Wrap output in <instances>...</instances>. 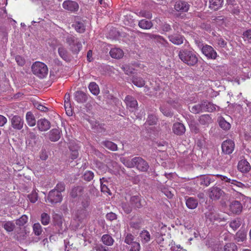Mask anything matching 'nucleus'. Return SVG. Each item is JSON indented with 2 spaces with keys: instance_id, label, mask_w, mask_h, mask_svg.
<instances>
[{
  "instance_id": "43",
  "label": "nucleus",
  "mask_w": 251,
  "mask_h": 251,
  "mask_svg": "<svg viewBox=\"0 0 251 251\" xmlns=\"http://www.w3.org/2000/svg\"><path fill=\"white\" fill-rule=\"evenodd\" d=\"M132 83L138 87H142L145 84V81L141 77H133L132 80Z\"/></svg>"
},
{
  "instance_id": "58",
  "label": "nucleus",
  "mask_w": 251,
  "mask_h": 251,
  "mask_svg": "<svg viewBox=\"0 0 251 251\" xmlns=\"http://www.w3.org/2000/svg\"><path fill=\"white\" fill-rule=\"evenodd\" d=\"M130 245H131V248L129 249V251H140V245L138 242H135V243H133Z\"/></svg>"
},
{
  "instance_id": "35",
  "label": "nucleus",
  "mask_w": 251,
  "mask_h": 251,
  "mask_svg": "<svg viewBox=\"0 0 251 251\" xmlns=\"http://www.w3.org/2000/svg\"><path fill=\"white\" fill-rule=\"evenodd\" d=\"M140 237L143 243H146L150 241L151 239V235L149 232L146 230L142 231L140 233Z\"/></svg>"
},
{
  "instance_id": "15",
  "label": "nucleus",
  "mask_w": 251,
  "mask_h": 251,
  "mask_svg": "<svg viewBox=\"0 0 251 251\" xmlns=\"http://www.w3.org/2000/svg\"><path fill=\"white\" fill-rule=\"evenodd\" d=\"M189 8L190 5L187 2L183 0L177 1L175 5V9L178 12H187Z\"/></svg>"
},
{
  "instance_id": "33",
  "label": "nucleus",
  "mask_w": 251,
  "mask_h": 251,
  "mask_svg": "<svg viewBox=\"0 0 251 251\" xmlns=\"http://www.w3.org/2000/svg\"><path fill=\"white\" fill-rule=\"evenodd\" d=\"M88 88L90 91L94 95H98L100 93V89L98 85L95 82H90Z\"/></svg>"
},
{
  "instance_id": "46",
  "label": "nucleus",
  "mask_w": 251,
  "mask_h": 251,
  "mask_svg": "<svg viewBox=\"0 0 251 251\" xmlns=\"http://www.w3.org/2000/svg\"><path fill=\"white\" fill-rule=\"evenodd\" d=\"M28 221V217L25 215H22L19 219L16 221V224L20 226H24Z\"/></svg>"
},
{
  "instance_id": "24",
  "label": "nucleus",
  "mask_w": 251,
  "mask_h": 251,
  "mask_svg": "<svg viewBox=\"0 0 251 251\" xmlns=\"http://www.w3.org/2000/svg\"><path fill=\"white\" fill-rule=\"evenodd\" d=\"M110 56L115 59L121 58L124 55V52L120 48L112 49L109 52Z\"/></svg>"
},
{
  "instance_id": "12",
  "label": "nucleus",
  "mask_w": 251,
  "mask_h": 251,
  "mask_svg": "<svg viewBox=\"0 0 251 251\" xmlns=\"http://www.w3.org/2000/svg\"><path fill=\"white\" fill-rule=\"evenodd\" d=\"M11 124L14 129L21 130L23 127L24 121L21 116L14 115L11 119Z\"/></svg>"
},
{
  "instance_id": "62",
  "label": "nucleus",
  "mask_w": 251,
  "mask_h": 251,
  "mask_svg": "<svg viewBox=\"0 0 251 251\" xmlns=\"http://www.w3.org/2000/svg\"><path fill=\"white\" fill-rule=\"evenodd\" d=\"M106 218L108 220L113 221L116 219L117 215L114 213L110 212L106 214Z\"/></svg>"
},
{
  "instance_id": "41",
  "label": "nucleus",
  "mask_w": 251,
  "mask_h": 251,
  "mask_svg": "<svg viewBox=\"0 0 251 251\" xmlns=\"http://www.w3.org/2000/svg\"><path fill=\"white\" fill-rule=\"evenodd\" d=\"M83 191V189L80 186L75 187L72 188L70 192V196L74 198H76L78 195L80 194Z\"/></svg>"
},
{
  "instance_id": "7",
  "label": "nucleus",
  "mask_w": 251,
  "mask_h": 251,
  "mask_svg": "<svg viewBox=\"0 0 251 251\" xmlns=\"http://www.w3.org/2000/svg\"><path fill=\"white\" fill-rule=\"evenodd\" d=\"M62 200V196L61 193L57 192V191L51 190L49 193L46 201H48L51 204H54L61 202Z\"/></svg>"
},
{
  "instance_id": "57",
  "label": "nucleus",
  "mask_w": 251,
  "mask_h": 251,
  "mask_svg": "<svg viewBox=\"0 0 251 251\" xmlns=\"http://www.w3.org/2000/svg\"><path fill=\"white\" fill-rule=\"evenodd\" d=\"M134 240V236L131 234H127L125 237V242L128 244L130 245L133 243H135V241H133Z\"/></svg>"
},
{
  "instance_id": "64",
  "label": "nucleus",
  "mask_w": 251,
  "mask_h": 251,
  "mask_svg": "<svg viewBox=\"0 0 251 251\" xmlns=\"http://www.w3.org/2000/svg\"><path fill=\"white\" fill-rule=\"evenodd\" d=\"M122 68L125 73L128 75L131 74L133 72L132 69H130L129 66L127 65L123 66Z\"/></svg>"
},
{
  "instance_id": "9",
  "label": "nucleus",
  "mask_w": 251,
  "mask_h": 251,
  "mask_svg": "<svg viewBox=\"0 0 251 251\" xmlns=\"http://www.w3.org/2000/svg\"><path fill=\"white\" fill-rule=\"evenodd\" d=\"M234 142L230 139L224 141L222 144V151L226 154L232 153L234 150Z\"/></svg>"
},
{
  "instance_id": "36",
  "label": "nucleus",
  "mask_w": 251,
  "mask_h": 251,
  "mask_svg": "<svg viewBox=\"0 0 251 251\" xmlns=\"http://www.w3.org/2000/svg\"><path fill=\"white\" fill-rule=\"evenodd\" d=\"M40 221L43 225H48L50 221V215L46 212L42 213L41 215Z\"/></svg>"
},
{
  "instance_id": "45",
  "label": "nucleus",
  "mask_w": 251,
  "mask_h": 251,
  "mask_svg": "<svg viewBox=\"0 0 251 251\" xmlns=\"http://www.w3.org/2000/svg\"><path fill=\"white\" fill-rule=\"evenodd\" d=\"M121 206L123 210L127 214L130 213L132 211V206L129 204L127 201H123L121 203Z\"/></svg>"
},
{
  "instance_id": "51",
  "label": "nucleus",
  "mask_w": 251,
  "mask_h": 251,
  "mask_svg": "<svg viewBox=\"0 0 251 251\" xmlns=\"http://www.w3.org/2000/svg\"><path fill=\"white\" fill-rule=\"evenodd\" d=\"M157 119L152 115H149L146 123L149 125H154L156 124Z\"/></svg>"
},
{
  "instance_id": "23",
  "label": "nucleus",
  "mask_w": 251,
  "mask_h": 251,
  "mask_svg": "<svg viewBox=\"0 0 251 251\" xmlns=\"http://www.w3.org/2000/svg\"><path fill=\"white\" fill-rule=\"evenodd\" d=\"M130 202L131 205L135 208H140L142 206L141 196H133L131 197Z\"/></svg>"
},
{
  "instance_id": "60",
  "label": "nucleus",
  "mask_w": 251,
  "mask_h": 251,
  "mask_svg": "<svg viewBox=\"0 0 251 251\" xmlns=\"http://www.w3.org/2000/svg\"><path fill=\"white\" fill-rule=\"evenodd\" d=\"M94 250H96V251H108V248L106 247L105 246H104L101 244H100V245H97L94 247Z\"/></svg>"
},
{
  "instance_id": "61",
  "label": "nucleus",
  "mask_w": 251,
  "mask_h": 251,
  "mask_svg": "<svg viewBox=\"0 0 251 251\" xmlns=\"http://www.w3.org/2000/svg\"><path fill=\"white\" fill-rule=\"evenodd\" d=\"M35 107H36L37 109L42 112H47L49 110L47 107L38 103L35 104Z\"/></svg>"
},
{
  "instance_id": "18",
  "label": "nucleus",
  "mask_w": 251,
  "mask_h": 251,
  "mask_svg": "<svg viewBox=\"0 0 251 251\" xmlns=\"http://www.w3.org/2000/svg\"><path fill=\"white\" fill-rule=\"evenodd\" d=\"M202 112H212L216 110V105L207 100L201 102Z\"/></svg>"
},
{
  "instance_id": "42",
  "label": "nucleus",
  "mask_w": 251,
  "mask_h": 251,
  "mask_svg": "<svg viewBox=\"0 0 251 251\" xmlns=\"http://www.w3.org/2000/svg\"><path fill=\"white\" fill-rule=\"evenodd\" d=\"M53 221L55 225L61 226L63 223V217L60 214H55L53 216Z\"/></svg>"
},
{
  "instance_id": "6",
  "label": "nucleus",
  "mask_w": 251,
  "mask_h": 251,
  "mask_svg": "<svg viewBox=\"0 0 251 251\" xmlns=\"http://www.w3.org/2000/svg\"><path fill=\"white\" fill-rule=\"evenodd\" d=\"M66 43L69 45L70 50L73 53L77 54L82 47L81 42L75 36H68L66 39Z\"/></svg>"
},
{
  "instance_id": "8",
  "label": "nucleus",
  "mask_w": 251,
  "mask_h": 251,
  "mask_svg": "<svg viewBox=\"0 0 251 251\" xmlns=\"http://www.w3.org/2000/svg\"><path fill=\"white\" fill-rule=\"evenodd\" d=\"M216 175H201L199 177H197V183L199 184L200 185L207 187L210 183L215 181V179L213 178L214 176H216Z\"/></svg>"
},
{
  "instance_id": "47",
  "label": "nucleus",
  "mask_w": 251,
  "mask_h": 251,
  "mask_svg": "<svg viewBox=\"0 0 251 251\" xmlns=\"http://www.w3.org/2000/svg\"><path fill=\"white\" fill-rule=\"evenodd\" d=\"M224 251H237V246L234 243H227L224 247Z\"/></svg>"
},
{
  "instance_id": "55",
  "label": "nucleus",
  "mask_w": 251,
  "mask_h": 251,
  "mask_svg": "<svg viewBox=\"0 0 251 251\" xmlns=\"http://www.w3.org/2000/svg\"><path fill=\"white\" fill-rule=\"evenodd\" d=\"M219 126L224 130H227L230 128V125L224 120H221L219 122Z\"/></svg>"
},
{
  "instance_id": "25",
  "label": "nucleus",
  "mask_w": 251,
  "mask_h": 251,
  "mask_svg": "<svg viewBox=\"0 0 251 251\" xmlns=\"http://www.w3.org/2000/svg\"><path fill=\"white\" fill-rule=\"evenodd\" d=\"M75 99L79 103H84L87 100V95L82 91H77L75 94Z\"/></svg>"
},
{
  "instance_id": "34",
  "label": "nucleus",
  "mask_w": 251,
  "mask_h": 251,
  "mask_svg": "<svg viewBox=\"0 0 251 251\" xmlns=\"http://www.w3.org/2000/svg\"><path fill=\"white\" fill-rule=\"evenodd\" d=\"M199 122L202 125H208L212 122V118L208 114H204L199 118Z\"/></svg>"
},
{
  "instance_id": "40",
  "label": "nucleus",
  "mask_w": 251,
  "mask_h": 251,
  "mask_svg": "<svg viewBox=\"0 0 251 251\" xmlns=\"http://www.w3.org/2000/svg\"><path fill=\"white\" fill-rule=\"evenodd\" d=\"M246 239V234L243 231H238L235 235V239L237 242H243Z\"/></svg>"
},
{
  "instance_id": "63",
  "label": "nucleus",
  "mask_w": 251,
  "mask_h": 251,
  "mask_svg": "<svg viewBox=\"0 0 251 251\" xmlns=\"http://www.w3.org/2000/svg\"><path fill=\"white\" fill-rule=\"evenodd\" d=\"M243 38L247 39H251V29H249L244 32Z\"/></svg>"
},
{
  "instance_id": "11",
  "label": "nucleus",
  "mask_w": 251,
  "mask_h": 251,
  "mask_svg": "<svg viewBox=\"0 0 251 251\" xmlns=\"http://www.w3.org/2000/svg\"><path fill=\"white\" fill-rule=\"evenodd\" d=\"M201 51L208 58L215 59L217 56L216 51L210 46L205 45L201 48Z\"/></svg>"
},
{
  "instance_id": "3",
  "label": "nucleus",
  "mask_w": 251,
  "mask_h": 251,
  "mask_svg": "<svg viewBox=\"0 0 251 251\" xmlns=\"http://www.w3.org/2000/svg\"><path fill=\"white\" fill-rule=\"evenodd\" d=\"M31 70L33 74L40 78H43L48 74V68L44 63L40 61H36L32 66Z\"/></svg>"
},
{
  "instance_id": "27",
  "label": "nucleus",
  "mask_w": 251,
  "mask_h": 251,
  "mask_svg": "<svg viewBox=\"0 0 251 251\" xmlns=\"http://www.w3.org/2000/svg\"><path fill=\"white\" fill-rule=\"evenodd\" d=\"M58 52L59 56L66 62H69L71 60L70 56L65 48L63 47H59L58 49Z\"/></svg>"
},
{
  "instance_id": "48",
  "label": "nucleus",
  "mask_w": 251,
  "mask_h": 251,
  "mask_svg": "<svg viewBox=\"0 0 251 251\" xmlns=\"http://www.w3.org/2000/svg\"><path fill=\"white\" fill-rule=\"evenodd\" d=\"M64 107L67 115L69 116H72L73 114V111L71 102H69L68 101H67V102H64Z\"/></svg>"
},
{
  "instance_id": "22",
  "label": "nucleus",
  "mask_w": 251,
  "mask_h": 251,
  "mask_svg": "<svg viewBox=\"0 0 251 251\" xmlns=\"http://www.w3.org/2000/svg\"><path fill=\"white\" fill-rule=\"evenodd\" d=\"M170 41L173 44L179 45L183 43L184 37L179 34H173L168 37Z\"/></svg>"
},
{
  "instance_id": "53",
  "label": "nucleus",
  "mask_w": 251,
  "mask_h": 251,
  "mask_svg": "<svg viewBox=\"0 0 251 251\" xmlns=\"http://www.w3.org/2000/svg\"><path fill=\"white\" fill-rule=\"evenodd\" d=\"M70 150L71 151V155L70 157L72 159L74 160L77 158L78 156V149H73V148L71 147H70Z\"/></svg>"
},
{
  "instance_id": "2",
  "label": "nucleus",
  "mask_w": 251,
  "mask_h": 251,
  "mask_svg": "<svg viewBox=\"0 0 251 251\" xmlns=\"http://www.w3.org/2000/svg\"><path fill=\"white\" fill-rule=\"evenodd\" d=\"M124 163L128 168L136 167L138 170L142 172L147 171L149 167L147 162L140 157H134L130 161L127 160Z\"/></svg>"
},
{
  "instance_id": "28",
  "label": "nucleus",
  "mask_w": 251,
  "mask_h": 251,
  "mask_svg": "<svg viewBox=\"0 0 251 251\" xmlns=\"http://www.w3.org/2000/svg\"><path fill=\"white\" fill-rule=\"evenodd\" d=\"M138 26L143 29H150L152 27L153 24L151 21L142 19L139 21Z\"/></svg>"
},
{
  "instance_id": "16",
  "label": "nucleus",
  "mask_w": 251,
  "mask_h": 251,
  "mask_svg": "<svg viewBox=\"0 0 251 251\" xmlns=\"http://www.w3.org/2000/svg\"><path fill=\"white\" fill-rule=\"evenodd\" d=\"M238 170L242 173H248L251 170V165L246 159H242L238 162Z\"/></svg>"
},
{
  "instance_id": "29",
  "label": "nucleus",
  "mask_w": 251,
  "mask_h": 251,
  "mask_svg": "<svg viewBox=\"0 0 251 251\" xmlns=\"http://www.w3.org/2000/svg\"><path fill=\"white\" fill-rule=\"evenodd\" d=\"M186 204L188 208L191 209H194L197 207L198 202L196 199L190 197L186 200Z\"/></svg>"
},
{
  "instance_id": "26",
  "label": "nucleus",
  "mask_w": 251,
  "mask_h": 251,
  "mask_svg": "<svg viewBox=\"0 0 251 251\" xmlns=\"http://www.w3.org/2000/svg\"><path fill=\"white\" fill-rule=\"evenodd\" d=\"M209 7L215 11L219 9L223 5L224 0H209Z\"/></svg>"
},
{
  "instance_id": "38",
  "label": "nucleus",
  "mask_w": 251,
  "mask_h": 251,
  "mask_svg": "<svg viewBox=\"0 0 251 251\" xmlns=\"http://www.w3.org/2000/svg\"><path fill=\"white\" fill-rule=\"evenodd\" d=\"M87 215L86 210L82 208L78 209L76 212V216L79 221L86 218Z\"/></svg>"
},
{
  "instance_id": "44",
  "label": "nucleus",
  "mask_w": 251,
  "mask_h": 251,
  "mask_svg": "<svg viewBox=\"0 0 251 251\" xmlns=\"http://www.w3.org/2000/svg\"><path fill=\"white\" fill-rule=\"evenodd\" d=\"M33 230L35 235L39 236L43 232L42 227L39 223H35L33 226Z\"/></svg>"
},
{
  "instance_id": "17",
  "label": "nucleus",
  "mask_w": 251,
  "mask_h": 251,
  "mask_svg": "<svg viewBox=\"0 0 251 251\" xmlns=\"http://www.w3.org/2000/svg\"><path fill=\"white\" fill-rule=\"evenodd\" d=\"M63 7L70 11H76L78 9V5L77 2L72 0H66L62 4Z\"/></svg>"
},
{
  "instance_id": "19",
  "label": "nucleus",
  "mask_w": 251,
  "mask_h": 251,
  "mask_svg": "<svg viewBox=\"0 0 251 251\" xmlns=\"http://www.w3.org/2000/svg\"><path fill=\"white\" fill-rule=\"evenodd\" d=\"M185 126L180 123H176L173 126V131L175 134L181 135L185 132Z\"/></svg>"
},
{
  "instance_id": "59",
  "label": "nucleus",
  "mask_w": 251,
  "mask_h": 251,
  "mask_svg": "<svg viewBox=\"0 0 251 251\" xmlns=\"http://www.w3.org/2000/svg\"><path fill=\"white\" fill-rule=\"evenodd\" d=\"M28 198L30 202L35 203L38 199L37 194L36 193H32L28 195Z\"/></svg>"
},
{
  "instance_id": "50",
  "label": "nucleus",
  "mask_w": 251,
  "mask_h": 251,
  "mask_svg": "<svg viewBox=\"0 0 251 251\" xmlns=\"http://www.w3.org/2000/svg\"><path fill=\"white\" fill-rule=\"evenodd\" d=\"M94 174L90 171H87L83 175L84 179L87 181H90L94 178Z\"/></svg>"
},
{
  "instance_id": "13",
  "label": "nucleus",
  "mask_w": 251,
  "mask_h": 251,
  "mask_svg": "<svg viewBox=\"0 0 251 251\" xmlns=\"http://www.w3.org/2000/svg\"><path fill=\"white\" fill-rule=\"evenodd\" d=\"M243 209L241 203L238 201H233L229 205V210L233 214H240Z\"/></svg>"
},
{
  "instance_id": "14",
  "label": "nucleus",
  "mask_w": 251,
  "mask_h": 251,
  "mask_svg": "<svg viewBox=\"0 0 251 251\" xmlns=\"http://www.w3.org/2000/svg\"><path fill=\"white\" fill-rule=\"evenodd\" d=\"M125 102L127 108L135 110L138 108L137 100L131 96H126L125 99Z\"/></svg>"
},
{
  "instance_id": "20",
  "label": "nucleus",
  "mask_w": 251,
  "mask_h": 251,
  "mask_svg": "<svg viewBox=\"0 0 251 251\" xmlns=\"http://www.w3.org/2000/svg\"><path fill=\"white\" fill-rule=\"evenodd\" d=\"M38 128L41 131H47L50 127V122L45 119H41L37 122Z\"/></svg>"
},
{
  "instance_id": "39",
  "label": "nucleus",
  "mask_w": 251,
  "mask_h": 251,
  "mask_svg": "<svg viewBox=\"0 0 251 251\" xmlns=\"http://www.w3.org/2000/svg\"><path fill=\"white\" fill-rule=\"evenodd\" d=\"M137 16L151 19L152 18V13L149 10H142L136 12Z\"/></svg>"
},
{
  "instance_id": "21",
  "label": "nucleus",
  "mask_w": 251,
  "mask_h": 251,
  "mask_svg": "<svg viewBox=\"0 0 251 251\" xmlns=\"http://www.w3.org/2000/svg\"><path fill=\"white\" fill-rule=\"evenodd\" d=\"M61 137V131L56 128H53L50 130L49 134V138L52 142L58 141Z\"/></svg>"
},
{
  "instance_id": "10",
  "label": "nucleus",
  "mask_w": 251,
  "mask_h": 251,
  "mask_svg": "<svg viewBox=\"0 0 251 251\" xmlns=\"http://www.w3.org/2000/svg\"><path fill=\"white\" fill-rule=\"evenodd\" d=\"M224 193V191L220 188L213 186L209 189L208 195L210 199L216 200H219Z\"/></svg>"
},
{
  "instance_id": "30",
  "label": "nucleus",
  "mask_w": 251,
  "mask_h": 251,
  "mask_svg": "<svg viewBox=\"0 0 251 251\" xmlns=\"http://www.w3.org/2000/svg\"><path fill=\"white\" fill-rule=\"evenodd\" d=\"M26 121L28 125L30 126H33L36 125L35 118L30 111H28L26 114Z\"/></svg>"
},
{
  "instance_id": "31",
  "label": "nucleus",
  "mask_w": 251,
  "mask_h": 251,
  "mask_svg": "<svg viewBox=\"0 0 251 251\" xmlns=\"http://www.w3.org/2000/svg\"><path fill=\"white\" fill-rule=\"evenodd\" d=\"M2 227L7 232H11L14 230L15 225L13 221H8L3 222Z\"/></svg>"
},
{
  "instance_id": "56",
  "label": "nucleus",
  "mask_w": 251,
  "mask_h": 251,
  "mask_svg": "<svg viewBox=\"0 0 251 251\" xmlns=\"http://www.w3.org/2000/svg\"><path fill=\"white\" fill-rule=\"evenodd\" d=\"M65 184L63 182L58 183L53 190L57 191V192L61 193L65 190Z\"/></svg>"
},
{
  "instance_id": "1",
  "label": "nucleus",
  "mask_w": 251,
  "mask_h": 251,
  "mask_svg": "<svg viewBox=\"0 0 251 251\" xmlns=\"http://www.w3.org/2000/svg\"><path fill=\"white\" fill-rule=\"evenodd\" d=\"M178 56L182 61L190 66H195L198 61V58L196 54L188 50H180Z\"/></svg>"
},
{
  "instance_id": "54",
  "label": "nucleus",
  "mask_w": 251,
  "mask_h": 251,
  "mask_svg": "<svg viewBox=\"0 0 251 251\" xmlns=\"http://www.w3.org/2000/svg\"><path fill=\"white\" fill-rule=\"evenodd\" d=\"M241 225L240 222L239 220H234L232 221L229 226L234 230L237 229Z\"/></svg>"
},
{
  "instance_id": "37",
  "label": "nucleus",
  "mask_w": 251,
  "mask_h": 251,
  "mask_svg": "<svg viewBox=\"0 0 251 251\" xmlns=\"http://www.w3.org/2000/svg\"><path fill=\"white\" fill-rule=\"evenodd\" d=\"M102 144L107 149L111 150L112 151H117L118 149L117 145L110 141H103Z\"/></svg>"
},
{
  "instance_id": "4",
  "label": "nucleus",
  "mask_w": 251,
  "mask_h": 251,
  "mask_svg": "<svg viewBox=\"0 0 251 251\" xmlns=\"http://www.w3.org/2000/svg\"><path fill=\"white\" fill-rule=\"evenodd\" d=\"M167 104H169L174 108H177L179 105V99L176 97L167 100L166 104H163L160 107V110L164 116L172 117L173 112L171 108L167 106Z\"/></svg>"
},
{
  "instance_id": "5",
  "label": "nucleus",
  "mask_w": 251,
  "mask_h": 251,
  "mask_svg": "<svg viewBox=\"0 0 251 251\" xmlns=\"http://www.w3.org/2000/svg\"><path fill=\"white\" fill-rule=\"evenodd\" d=\"M216 177L220 178L222 181H224L227 183L226 185L227 187H230L232 190L236 192L238 191V188H242L245 186V185L242 182L235 179H231L225 176L217 174L216 175Z\"/></svg>"
},
{
  "instance_id": "49",
  "label": "nucleus",
  "mask_w": 251,
  "mask_h": 251,
  "mask_svg": "<svg viewBox=\"0 0 251 251\" xmlns=\"http://www.w3.org/2000/svg\"><path fill=\"white\" fill-rule=\"evenodd\" d=\"M75 28L76 31L79 33H83L85 30V26L81 22L76 23L75 25Z\"/></svg>"
},
{
  "instance_id": "32",
  "label": "nucleus",
  "mask_w": 251,
  "mask_h": 251,
  "mask_svg": "<svg viewBox=\"0 0 251 251\" xmlns=\"http://www.w3.org/2000/svg\"><path fill=\"white\" fill-rule=\"evenodd\" d=\"M102 242L105 245L110 246L113 245L114 240L112 237L108 234H104L101 237Z\"/></svg>"
},
{
  "instance_id": "52",
  "label": "nucleus",
  "mask_w": 251,
  "mask_h": 251,
  "mask_svg": "<svg viewBox=\"0 0 251 251\" xmlns=\"http://www.w3.org/2000/svg\"><path fill=\"white\" fill-rule=\"evenodd\" d=\"M190 111L194 113H199L200 112H202L201 103L193 106L191 107Z\"/></svg>"
}]
</instances>
